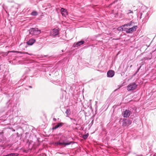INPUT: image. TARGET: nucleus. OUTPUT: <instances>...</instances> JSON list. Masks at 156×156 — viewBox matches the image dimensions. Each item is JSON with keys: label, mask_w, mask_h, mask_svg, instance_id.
<instances>
[{"label": "nucleus", "mask_w": 156, "mask_h": 156, "mask_svg": "<svg viewBox=\"0 0 156 156\" xmlns=\"http://www.w3.org/2000/svg\"><path fill=\"white\" fill-rule=\"evenodd\" d=\"M137 28V26H134L133 27L129 29L126 27V32L127 34L132 33L133 32L135 31Z\"/></svg>", "instance_id": "nucleus-5"}, {"label": "nucleus", "mask_w": 156, "mask_h": 156, "mask_svg": "<svg viewBox=\"0 0 156 156\" xmlns=\"http://www.w3.org/2000/svg\"><path fill=\"white\" fill-rule=\"evenodd\" d=\"M88 136H89L88 133H87V134L83 135L82 136V138L84 140H86Z\"/></svg>", "instance_id": "nucleus-21"}, {"label": "nucleus", "mask_w": 156, "mask_h": 156, "mask_svg": "<svg viewBox=\"0 0 156 156\" xmlns=\"http://www.w3.org/2000/svg\"><path fill=\"white\" fill-rule=\"evenodd\" d=\"M100 36V34H99L98 35H97L95 36V37H97L98 36Z\"/></svg>", "instance_id": "nucleus-33"}, {"label": "nucleus", "mask_w": 156, "mask_h": 156, "mask_svg": "<svg viewBox=\"0 0 156 156\" xmlns=\"http://www.w3.org/2000/svg\"><path fill=\"white\" fill-rule=\"evenodd\" d=\"M51 74H49V75L51 76Z\"/></svg>", "instance_id": "nucleus-42"}, {"label": "nucleus", "mask_w": 156, "mask_h": 156, "mask_svg": "<svg viewBox=\"0 0 156 156\" xmlns=\"http://www.w3.org/2000/svg\"><path fill=\"white\" fill-rule=\"evenodd\" d=\"M26 53L27 54V52H26V53Z\"/></svg>", "instance_id": "nucleus-41"}, {"label": "nucleus", "mask_w": 156, "mask_h": 156, "mask_svg": "<svg viewBox=\"0 0 156 156\" xmlns=\"http://www.w3.org/2000/svg\"><path fill=\"white\" fill-rule=\"evenodd\" d=\"M65 113L66 114V116L69 118V116L71 114V111L70 109L69 108L66 109Z\"/></svg>", "instance_id": "nucleus-17"}, {"label": "nucleus", "mask_w": 156, "mask_h": 156, "mask_svg": "<svg viewBox=\"0 0 156 156\" xmlns=\"http://www.w3.org/2000/svg\"><path fill=\"white\" fill-rule=\"evenodd\" d=\"M153 156H156V153H155L154 155Z\"/></svg>", "instance_id": "nucleus-35"}, {"label": "nucleus", "mask_w": 156, "mask_h": 156, "mask_svg": "<svg viewBox=\"0 0 156 156\" xmlns=\"http://www.w3.org/2000/svg\"><path fill=\"white\" fill-rule=\"evenodd\" d=\"M29 33L32 35H37L41 33V30L36 27L30 28L29 30Z\"/></svg>", "instance_id": "nucleus-2"}, {"label": "nucleus", "mask_w": 156, "mask_h": 156, "mask_svg": "<svg viewBox=\"0 0 156 156\" xmlns=\"http://www.w3.org/2000/svg\"><path fill=\"white\" fill-rule=\"evenodd\" d=\"M126 27L124 25L118 28V30H119L123 31L126 32Z\"/></svg>", "instance_id": "nucleus-19"}, {"label": "nucleus", "mask_w": 156, "mask_h": 156, "mask_svg": "<svg viewBox=\"0 0 156 156\" xmlns=\"http://www.w3.org/2000/svg\"><path fill=\"white\" fill-rule=\"evenodd\" d=\"M88 39H89V40H90L91 41H94V39H92L91 37H88Z\"/></svg>", "instance_id": "nucleus-26"}, {"label": "nucleus", "mask_w": 156, "mask_h": 156, "mask_svg": "<svg viewBox=\"0 0 156 156\" xmlns=\"http://www.w3.org/2000/svg\"><path fill=\"white\" fill-rule=\"evenodd\" d=\"M90 109H92V107L91 106L90 107Z\"/></svg>", "instance_id": "nucleus-36"}, {"label": "nucleus", "mask_w": 156, "mask_h": 156, "mask_svg": "<svg viewBox=\"0 0 156 156\" xmlns=\"http://www.w3.org/2000/svg\"><path fill=\"white\" fill-rule=\"evenodd\" d=\"M128 12L127 13V14L129 17V18L130 19L133 18V12L131 10H128Z\"/></svg>", "instance_id": "nucleus-14"}, {"label": "nucleus", "mask_w": 156, "mask_h": 156, "mask_svg": "<svg viewBox=\"0 0 156 156\" xmlns=\"http://www.w3.org/2000/svg\"><path fill=\"white\" fill-rule=\"evenodd\" d=\"M60 12L63 16L66 17L67 15H68V12L66 9L63 8H61Z\"/></svg>", "instance_id": "nucleus-8"}, {"label": "nucleus", "mask_w": 156, "mask_h": 156, "mask_svg": "<svg viewBox=\"0 0 156 156\" xmlns=\"http://www.w3.org/2000/svg\"><path fill=\"white\" fill-rule=\"evenodd\" d=\"M134 24V23L133 21L129 22V23L124 24L125 27L130 26H133Z\"/></svg>", "instance_id": "nucleus-16"}, {"label": "nucleus", "mask_w": 156, "mask_h": 156, "mask_svg": "<svg viewBox=\"0 0 156 156\" xmlns=\"http://www.w3.org/2000/svg\"><path fill=\"white\" fill-rule=\"evenodd\" d=\"M38 14V12L36 11H33L31 13V15L33 16H36Z\"/></svg>", "instance_id": "nucleus-20"}, {"label": "nucleus", "mask_w": 156, "mask_h": 156, "mask_svg": "<svg viewBox=\"0 0 156 156\" xmlns=\"http://www.w3.org/2000/svg\"><path fill=\"white\" fill-rule=\"evenodd\" d=\"M13 131H15V129H12V130Z\"/></svg>", "instance_id": "nucleus-37"}, {"label": "nucleus", "mask_w": 156, "mask_h": 156, "mask_svg": "<svg viewBox=\"0 0 156 156\" xmlns=\"http://www.w3.org/2000/svg\"><path fill=\"white\" fill-rule=\"evenodd\" d=\"M142 13H140V16H140V19H141V16H142Z\"/></svg>", "instance_id": "nucleus-32"}, {"label": "nucleus", "mask_w": 156, "mask_h": 156, "mask_svg": "<svg viewBox=\"0 0 156 156\" xmlns=\"http://www.w3.org/2000/svg\"><path fill=\"white\" fill-rule=\"evenodd\" d=\"M3 132H0V140H2V139L3 138Z\"/></svg>", "instance_id": "nucleus-23"}, {"label": "nucleus", "mask_w": 156, "mask_h": 156, "mask_svg": "<svg viewBox=\"0 0 156 156\" xmlns=\"http://www.w3.org/2000/svg\"><path fill=\"white\" fill-rule=\"evenodd\" d=\"M74 142L72 141L68 142L67 139L65 137H62L58 142L55 143V144L56 145H64L65 146L70 144L72 143H74Z\"/></svg>", "instance_id": "nucleus-1"}, {"label": "nucleus", "mask_w": 156, "mask_h": 156, "mask_svg": "<svg viewBox=\"0 0 156 156\" xmlns=\"http://www.w3.org/2000/svg\"><path fill=\"white\" fill-rule=\"evenodd\" d=\"M53 120L55 122V121H56L57 119L56 118H54L53 119Z\"/></svg>", "instance_id": "nucleus-29"}, {"label": "nucleus", "mask_w": 156, "mask_h": 156, "mask_svg": "<svg viewBox=\"0 0 156 156\" xmlns=\"http://www.w3.org/2000/svg\"><path fill=\"white\" fill-rule=\"evenodd\" d=\"M29 88H32V87L31 86H28V87Z\"/></svg>", "instance_id": "nucleus-34"}, {"label": "nucleus", "mask_w": 156, "mask_h": 156, "mask_svg": "<svg viewBox=\"0 0 156 156\" xmlns=\"http://www.w3.org/2000/svg\"><path fill=\"white\" fill-rule=\"evenodd\" d=\"M35 42V40L34 39L32 38L29 40L27 42V44L29 45H32Z\"/></svg>", "instance_id": "nucleus-12"}, {"label": "nucleus", "mask_w": 156, "mask_h": 156, "mask_svg": "<svg viewBox=\"0 0 156 156\" xmlns=\"http://www.w3.org/2000/svg\"><path fill=\"white\" fill-rule=\"evenodd\" d=\"M137 87V85L135 83H132L128 86L127 90L128 91L133 90H135Z\"/></svg>", "instance_id": "nucleus-4"}, {"label": "nucleus", "mask_w": 156, "mask_h": 156, "mask_svg": "<svg viewBox=\"0 0 156 156\" xmlns=\"http://www.w3.org/2000/svg\"><path fill=\"white\" fill-rule=\"evenodd\" d=\"M93 122H94V120H92V121L91 123L89 125H90V124H91V125H92L93 124Z\"/></svg>", "instance_id": "nucleus-28"}, {"label": "nucleus", "mask_w": 156, "mask_h": 156, "mask_svg": "<svg viewBox=\"0 0 156 156\" xmlns=\"http://www.w3.org/2000/svg\"><path fill=\"white\" fill-rule=\"evenodd\" d=\"M141 66H142V65H141L140 66V67L137 69L136 72V73L134 74V75H135L138 72V71H139V70L140 69V68H141Z\"/></svg>", "instance_id": "nucleus-24"}, {"label": "nucleus", "mask_w": 156, "mask_h": 156, "mask_svg": "<svg viewBox=\"0 0 156 156\" xmlns=\"http://www.w3.org/2000/svg\"><path fill=\"white\" fill-rule=\"evenodd\" d=\"M44 56V57H46V56H46V55H45V56Z\"/></svg>", "instance_id": "nucleus-44"}, {"label": "nucleus", "mask_w": 156, "mask_h": 156, "mask_svg": "<svg viewBox=\"0 0 156 156\" xmlns=\"http://www.w3.org/2000/svg\"><path fill=\"white\" fill-rule=\"evenodd\" d=\"M122 126L123 127L126 126H128L132 123V121L129 119H123L122 121Z\"/></svg>", "instance_id": "nucleus-3"}, {"label": "nucleus", "mask_w": 156, "mask_h": 156, "mask_svg": "<svg viewBox=\"0 0 156 156\" xmlns=\"http://www.w3.org/2000/svg\"><path fill=\"white\" fill-rule=\"evenodd\" d=\"M53 83L55 84L58 85H59L61 87H63L65 83V81L59 80H56L53 81Z\"/></svg>", "instance_id": "nucleus-6"}, {"label": "nucleus", "mask_w": 156, "mask_h": 156, "mask_svg": "<svg viewBox=\"0 0 156 156\" xmlns=\"http://www.w3.org/2000/svg\"><path fill=\"white\" fill-rule=\"evenodd\" d=\"M51 35L52 36H57L59 34V30L55 28H54L51 30L50 32Z\"/></svg>", "instance_id": "nucleus-7"}, {"label": "nucleus", "mask_w": 156, "mask_h": 156, "mask_svg": "<svg viewBox=\"0 0 156 156\" xmlns=\"http://www.w3.org/2000/svg\"><path fill=\"white\" fill-rule=\"evenodd\" d=\"M115 74V72L113 70H109L107 73V76L108 77H112Z\"/></svg>", "instance_id": "nucleus-11"}, {"label": "nucleus", "mask_w": 156, "mask_h": 156, "mask_svg": "<svg viewBox=\"0 0 156 156\" xmlns=\"http://www.w3.org/2000/svg\"><path fill=\"white\" fill-rule=\"evenodd\" d=\"M131 111L129 110H126L123 112V117L124 118H128L130 115Z\"/></svg>", "instance_id": "nucleus-10"}, {"label": "nucleus", "mask_w": 156, "mask_h": 156, "mask_svg": "<svg viewBox=\"0 0 156 156\" xmlns=\"http://www.w3.org/2000/svg\"><path fill=\"white\" fill-rule=\"evenodd\" d=\"M16 136H17V137H19V134L18 133H16Z\"/></svg>", "instance_id": "nucleus-30"}, {"label": "nucleus", "mask_w": 156, "mask_h": 156, "mask_svg": "<svg viewBox=\"0 0 156 156\" xmlns=\"http://www.w3.org/2000/svg\"><path fill=\"white\" fill-rule=\"evenodd\" d=\"M1 65H0V70H1Z\"/></svg>", "instance_id": "nucleus-39"}, {"label": "nucleus", "mask_w": 156, "mask_h": 156, "mask_svg": "<svg viewBox=\"0 0 156 156\" xmlns=\"http://www.w3.org/2000/svg\"><path fill=\"white\" fill-rule=\"evenodd\" d=\"M148 17H147V18H146V17H145V18H144V20L145 21H146V20H147V19H148Z\"/></svg>", "instance_id": "nucleus-27"}, {"label": "nucleus", "mask_w": 156, "mask_h": 156, "mask_svg": "<svg viewBox=\"0 0 156 156\" xmlns=\"http://www.w3.org/2000/svg\"><path fill=\"white\" fill-rule=\"evenodd\" d=\"M85 42V41L83 40L78 41L76 43L75 46L78 47L79 46H80L81 45L83 44Z\"/></svg>", "instance_id": "nucleus-13"}, {"label": "nucleus", "mask_w": 156, "mask_h": 156, "mask_svg": "<svg viewBox=\"0 0 156 156\" xmlns=\"http://www.w3.org/2000/svg\"><path fill=\"white\" fill-rule=\"evenodd\" d=\"M44 156H47V155L46 154H44Z\"/></svg>", "instance_id": "nucleus-38"}, {"label": "nucleus", "mask_w": 156, "mask_h": 156, "mask_svg": "<svg viewBox=\"0 0 156 156\" xmlns=\"http://www.w3.org/2000/svg\"><path fill=\"white\" fill-rule=\"evenodd\" d=\"M7 84L6 85H8L9 86H11L12 84V80H8L7 82Z\"/></svg>", "instance_id": "nucleus-22"}, {"label": "nucleus", "mask_w": 156, "mask_h": 156, "mask_svg": "<svg viewBox=\"0 0 156 156\" xmlns=\"http://www.w3.org/2000/svg\"><path fill=\"white\" fill-rule=\"evenodd\" d=\"M66 123H65L63 122H58L57 123V124L55 126L53 127L52 128V129L53 130H55L56 129H57L58 128L61 127L62 126L66 124Z\"/></svg>", "instance_id": "nucleus-9"}, {"label": "nucleus", "mask_w": 156, "mask_h": 156, "mask_svg": "<svg viewBox=\"0 0 156 156\" xmlns=\"http://www.w3.org/2000/svg\"><path fill=\"white\" fill-rule=\"evenodd\" d=\"M132 66V65H131L130 66V67H131Z\"/></svg>", "instance_id": "nucleus-40"}, {"label": "nucleus", "mask_w": 156, "mask_h": 156, "mask_svg": "<svg viewBox=\"0 0 156 156\" xmlns=\"http://www.w3.org/2000/svg\"><path fill=\"white\" fill-rule=\"evenodd\" d=\"M62 52H63V50H62Z\"/></svg>", "instance_id": "nucleus-43"}, {"label": "nucleus", "mask_w": 156, "mask_h": 156, "mask_svg": "<svg viewBox=\"0 0 156 156\" xmlns=\"http://www.w3.org/2000/svg\"><path fill=\"white\" fill-rule=\"evenodd\" d=\"M18 154L16 153H11L7 155H4L2 156H18Z\"/></svg>", "instance_id": "nucleus-18"}, {"label": "nucleus", "mask_w": 156, "mask_h": 156, "mask_svg": "<svg viewBox=\"0 0 156 156\" xmlns=\"http://www.w3.org/2000/svg\"><path fill=\"white\" fill-rule=\"evenodd\" d=\"M63 94H64V93H66V92L65 90H63Z\"/></svg>", "instance_id": "nucleus-31"}, {"label": "nucleus", "mask_w": 156, "mask_h": 156, "mask_svg": "<svg viewBox=\"0 0 156 156\" xmlns=\"http://www.w3.org/2000/svg\"><path fill=\"white\" fill-rule=\"evenodd\" d=\"M118 1V0H115L114 1L112 2V3H110L109 5V6H110V5H113V4L115 3V2H117Z\"/></svg>", "instance_id": "nucleus-25"}, {"label": "nucleus", "mask_w": 156, "mask_h": 156, "mask_svg": "<svg viewBox=\"0 0 156 156\" xmlns=\"http://www.w3.org/2000/svg\"><path fill=\"white\" fill-rule=\"evenodd\" d=\"M69 118L72 121H73V124L75 125L76 126L79 125V124L77 123L76 119H73L71 118L70 117H69Z\"/></svg>", "instance_id": "nucleus-15"}]
</instances>
